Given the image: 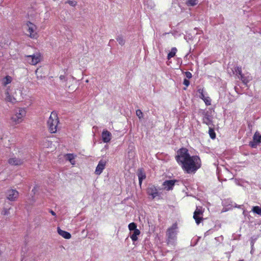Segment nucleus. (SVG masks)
I'll return each mask as SVG.
<instances>
[{"mask_svg": "<svg viewBox=\"0 0 261 261\" xmlns=\"http://www.w3.org/2000/svg\"><path fill=\"white\" fill-rule=\"evenodd\" d=\"M252 211L259 215L261 216V206H255L252 207Z\"/></svg>", "mask_w": 261, "mask_h": 261, "instance_id": "22", "label": "nucleus"}, {"mask_svg": "<svg viewBox=\"0 0 261 261\" xmlns=\"http://www.w3.org/2000/svg\"><path fill=\"white\" fill-rule=\"evenodd\" d=\"M18 196V192L14 189H9L6 192L7 199L11 201H16Z\"/></svg>", "mask_w": 261, "mask_h": 261, "instance_id": "9", "label": "nucleus"}, {"mask_svg": "<svg viewBox=\"0 0 261 261\" xmlns=\"http://www.w3.org/2000/svg\"><path fill=\"white\" fill-rule=\"evenodd\" d=\"M58 232L60 236L66 239H69L71 237V234L69 232L62 230L60 228H58Z\"/></svg>", "mask_w": 261, "mask_h": 261, "instance_id": "16", "label": "nucleus"}, {"mask_svg": "<svg viewBox=\"0 0 261 261\" xmlns=\"http://www.w3.org/2000/svg\"><path fill=\"white\" fill-rule=\"evenodd\" d=\"M106 163L107 161L103 160H101L98 162L95 171V173L96 175H100L102 173L103 170L105 168Z\"/></svg>", "mask_w": 261, "mask_h": 261, "instance_id": "12", "label": "nucleus"}, {"mask_svg": "<svg viewBox=\"0 0 261 261\" xmlns=\"http://www.w3.org/2000/svg\"><path fill=\"white\" fill-rule=\"evenodd\" d=\"M147 193L152 196V199L158 195L157 189L154 186H151L147 189Z\"/></svg>", "mask_w": 261, "mask_h": 261, "instance_id": "15", "label": "nucleus"}, {"mask_svg": "<svg viewBox=\"0 0 261 261\" xmlns=\"http://www.w3.org/2000/svg\"><path fill=\"white\" fill-rule=\"evenodd\" d=\"M38 71V69H37L36 70V73H37Z\"/></svg>", "mask_w": 261, "mask_h": 261, "instance_id": "39", "label": "nucleus"}, {"mask_svg": "<svg viewBox=\"0 0 261 261\" xmlns=\"http://www.w3.org/2000/svg\"><path fill=\"white\" fill-rule=\"evenodd\" d=\"M35 190V188H34V189L32 190V191H34Z\"/></svg>", "mask_w": 261, "mask_h": 261, "instance_id": "40", "label": "nucleus"}, {"mask_svg": "<svg viewBox=\"0 0 261 261\" xmlns=\"http://www.w3.org/2000/svg\"><path fill=\"white\" fill-rule=\"evenodd\" d=\"M177 162L188 173L195 172L201 166V161L198 156H190L188 150L182 148L177 152Z\"/></svg>", "mask_w": 261, "mask_h": 261, "instance_id": "1", "label": "nucleus"}, {"mask_svg": "<svg viewBox=\"0 0 261 261\" xmlns=\"http://www.w3.org/2000/svg\"><path fill=\"white\" fill-rule=\"evenodd\" d=\"M12 81V77L9 75H7L2 80V85L6 86L8 84H10Z\"/></svg>", "mask_w": 261, "mask_h": 261, "instance_id": "18", "label": "nucleus"}, {"mask_svg": "<svg viewBox=\"0 0 261 261\" xmlns=\"http://www.w3.org/2000/svg\"><path fill=\"white\" fill-rule=\"evenodd\" d=\"M203 100H204V101L205 102V103L206 105H211V99H210V97H205Z\"/></svg>", "mask_w": 261, "mask_h": 261, "instance_id": "30", "label": "nucleus"}, {"mask_svg": "<svg viewBox=\"0 0 261 261\" xmlns=\"http://www.w3.org/2000/svg\"><path fill=\"white\" fill-rule=\"evenodd\" d=\"M208 134L210 135V137L212 139H214L216 138V134L214 132V130L213 129V128L210 127L209 130H208Z\"/></svg>", "mask_w": 261, "mask_h": 261, "instance_id": "26", "label": "nucleus"}, {"mask_svg": "<svg viewBox=\"0 0 261 261\" xmlns=\"http://www.w3.org/2000/svg\"><path fill=\"white\" fill-rule=\"evenodd\" d=\"M177 51V49L175 47H173L170 52L168 54V59H170V58L173 57Z\"/></svg>", "mask_w": 261, "mask_h": 261, "instance_id": "20", "label": "nucleus"}, {"mask_svg": "<svg viewBox=\"0 0 261 261\" xmlns=\"http://www.w3.org/2000/svg\"><path fill=\"white\" fill-rule=\"evenodd\" d=\"M198 92L200 94L201 93H203V89H199L198 90Z\"/></svg>", "mask_w": 261, "mask_h": 261, "instance_id": "36", "label": "nucleus"}, {"mask_svg": "<svg viewBox=\"0 0 261 261\" xmlns=\"http://www.w3.org/2000/svg\"><path fill=\"white\" fill-rule=\"evenodd\" d=\"M242 211H243V214H245V210H244L243 208H242Z\"/></svg>", "mask_w": 261, "mask_h": 261, "instance_id": "38", "label": "nucleus"}, {"mask_svg": "<svg viewBox=\"0 0 261 261\" xmlns=\"http://www.w3.org/2000/svg\"><path fill=\"white\" fill-rule=\"evenodd\" d=\"M185 75L188 79H191L192 77V74L189 71L185 72Z\"/></svg>", "mask_w": 261, "mask_h": 261, "instance_id": "33", "label": "nucleus"}, {"mask_svg": "<svg viewBox=\"0 0 261 261\" xmlns=\"http://www.w3.org/2000/svg\"><path fill=\"white\" fill-rule=\"evenodd\" d=\"M2 214L4 215H8L10 214L9 209L4 208L2 211Z\"/></svg>", "mask_w": 261, "mask_h": 261, "instance_id": "31", "label": "nucleus"}, {"mask_svg": "<svg viewBox=\"0 0 261 261\" xmlns=\"http://www.w3.org/2000/svg\"><path fill=\"white\" fill-rule=\"evenodd\" d=\"M259 144H261V135L256 132L253 135V141L250 142L249 144L252 148H255Z\"/></svg>", "mask_w": 261, "mask_h": 261, "instance_id": "10", "label": "nucleus"}, {"mask_svg": "<svg viewBox=\"0 0 261 261\" xmlns=\"http://www.w3.org/2000/svg\"><path fill=\"white\" fill-rule=\"evenodd\" d=\"M66 156L67 160H68L69 161H70V162L71 163V164L74 165L75 163H74V161H73L74 157L73 154H67L66 155Z\"/></svg>", "mask_w": 261, "mask_h": 261, "instance_id": "25", "label": "nucleus"}, {"mask_svg": "<svg viewBox=\"0 0 261 261\" xmlns=\"http://www.w3.org/2000/svg\"><path fill=\"white\" fill-rule=\"evenodd\" d=\"M27 25L28 28V31L29 33V37L31 38L36 39L38 37V34L36 31L37 27L32 22L28 21L27 23Z\"/></svg>", "mask_w": 261, "mask_h": 261, "instance_id": "6", "label": "nucleus"}, {"mask_svg": "<svg viewBox=\"0 0 261 261\" xmlns=\"http://www.w3.org/2000/svg\"><path fill=\"white\" fill-rule=\"evenodd\" d=\"M198 4V0H188L186 5L188 6H194Z\"/></svg>", "mask_w": 261, "mask_h": 261, "instance_id": "24", "label": "nucleus"}, {"mask_svg": "<svg viewBox=\"0 0 261 261\" xmlns=\"http://www.w3.org/2000/svg\"><path fill=\"white\" fill-rule=\"evenodd\" d=\"M128 228L130 231H134L137 229V225L135 223H131L128 225Z\"/></svg>", "mask_w": 261, "mask_h": 261, "instance_id": "28", "label": "nucleus"}, {"mask_svg": "<svg viewBox=\"0 0 261 261\" xmlns=\"http://www.w3.org/2000/svg\"><path fill=\"white\" fill-rule=\"evenodd\" d=\"M26 115L25 109L18 108L15 109L14 114L11 117V120L15 124H19L22 122Z\"/></svg>", "mask_w": 261, "mask_h": 261, "instance_id": "4", "label": "nucleus"}, {"mask_svg": "<svg viewBox=\"0 0 261 261\" xmlns=\"http://www.w3.org/2000/svg\"><path fill=\"white\" fill-rule=\"evenodd\" d=\"M204 211L201 207H197L194 213L193 218L195 219L197 224H199L203 220L202 215Z\"/></svg>", "mask_w": 261, "mask_h": 261, "instance_id": "8", "label": "nucleus"}, {"mask_svg": "<svg viewBox=\"0 0 261 261\" xmlns=\"http://www.w3.org/2000/svg\"><path fill=\"white\" fill-rule=\"evenodd\" d=\"M8 163L9 164L13 166H20L24 163L23 159H20L18 157H12L9 159Z\"/></svg>", "mask_w": 261, "mask_h": 261, "instance_id": "11", "label": "nucleus"}, {"mask_svg": "<svg viewBox=\"0 0 261 261\" xmlns=\"http://www.w3.org/2000/svg\"><path fill=\"white\" fill-rule=\"evenodd\" d=\"M49 212L53 216H56V213L52 210H50Z\"/></svg>", "mask_w": 261, "mask_h": 261, "instance_id": "37", "label": "nucleus"}, {"mask_svg": "<svg viewBox=\"0 0 261 261\" xmlns=\"http://www.w3.org/2000/svg\"><path fill=\"white\" fill-rule=\"evenodd\" d=\"M59 123V120L57 114L55 112H52L47 121V126L51 133H55L57 131Z\"/></svg>", "mask_w": 261, "mask_h": 261, "instance_id": "2", "label": "nucleus"}, {"mask_svg": "<svg viewBox=\"0 0 261 261\" xmlns=\"http://www.w3.org/2000/svg\"><path fill=\"white\" fill-rule=\"evenodd\" d=\"M26 61L31 65H36L41 61V56L39 54L25 56Z\"/></svg>", "mask_w": 261, "mask_h": 261, "instance_id": "7", "label": "nucleus"}, {"mask_svg": "<svg viewBox=\"0 0 261 261\" xmlns=\"http://www.w3.org/2000/svg\"><path fill=\"white\" fill-rule=\"evenodd\" d=\"M102 141L105 143H108L111 139V134L107 130H103L102 133Z\"/></svg>", "mask_w": 261, "mask_h": 261, "instance_id": "13", "label": "nucleus"}, {"mask_svg": "<svg viewBox=\"0 0 261 261\" xmlns=\"http://www.w3.org/2000/svg\"><path fill=\"white\" fill-rule=\"evenodd\" d=\"M203 122L207 125H210L212 122L211 116L206 114H205L203 118Z\"/></svg>", "mask_w": 261, "mask_h": 261, "instance_id": "19", "label": "nucleus"}, {"mask_svg": "<svg viewBox=\"0 0 261 261\" xmlns=\"http://www.w3.org/2000/svg\"><path fill=\"white\" fill-rule=\"evenodd\" d=\"M136 115L140 119L143 117V113L140 110H137L136 111Z\"/></svg>", "mask_w": 261, "mask_h": 261, "instance_id": "29", "label": "nucleus"}, {"mask_svg": "<svg viewBox=\"0 0 261 261\" xmlns=\"http://www.w3.org/2000/svg\"><path fill=\"white\" fill-rule=\"evenodd\" d=\"M175 180H166L163 183L164 188L167 190H172L173 187L175 185Z\"/></svg>", "mask_w": 261, "mask_h": 261, "instance_id": "14", "label": "nucleus"}, {"mask_svg": "<svg viewBox=\"0 0 261 261\" xmlns=\"http://www.w3.org/2000/svg\"><path fill=\"white\" fill-rule=\"evenodd\" d=\"M138 177L139 180V183L140 184H141L142 180L143 179H145L146 177L145 174L141 170H140V172L138 173Z\"/></svg>", "mask_w": 261, "mask_h": 261, "instance_id": "23", "label": "nucleus"}, {"mask_svg": "<svg viewBox=\"0 0 261 261\" xmlns=\"http://www.w3.org/2000/svg\"><path fill=\"white\" fill-rule=\"evenodd\" d=\"M236 71L237 73V75H238V77L240 78L241 79V80L242 81V82L244 83L245 80L244 79V77L242 74V71H241V68L238 67L237 69H236Z\"/></svg>", "mask_w": 261, "mask_h": 261, "instance_id": "21", "label": "nucleus"}, {"mask_svg": "<svg viewBox=\"0 0 261 261\" xmlns=\"http://www.w3.org/2000/svg\"><path fill=\"white\" fill-rule=\"evenodd\" d=\"M67 3L72 6H74L76 4V2L73 1H68Z\"/></svg>", "mask_w": 261, "mask_h": 261, "instance_id": "32", "label": "nucleus"}, {"mask_svg": "<svg viewBox=\"0 0 261 261\" xmlns=\"http://www.w3.org/2000/svg\"><path fill=\"white\" fill-rule=\"evenodd\" d=\"M9 88H7L5 91V100L12 103H16L17 100H21L22 98L21 96V91L19 89H16L15 91V95H11L9 93Z\"/></svg>", "mask_w": 261, "mask_h": 261, "instance_id": "3", "label": "nucleus"}, {"mask_svg": "<svg viewBox=\"0 0 261 261\" xmlns=\"http://www.w3.org/2000/svg\"><path fill=\"white\" fill-rule=\"evenodd\" d=\"M116 40L121 45H123L125 43V40L122 36H118L116 38Z\"/></svg>", "mask_w": 261, "mask_h": 261, "instance_id": "27", "label": "nucleus"}, {"mask_svg": "<svg viewBox=\"0 0 261 261\" xmlns=\"http://www.w3.org/2000/svg\"><path fill=\"white\" fill-rule=\"evenodd\" d=\"M140 234V231L139 229L134 230L130 235V238L133 241H136L138 240L137 236Z\"/></svg>", "mask_w": 261, "mask_h": 261, "instance_id": "17", "label": "nucleus"}, {"mask_svg": "<svg viewBox=\"0 0 261 261\" xmlns=\"http://www.w3.org/2000/svg\"><path fill=\"white\" fill-rule=\"evenodd\" d=\"M177 226L176 223L173 224L167 229V236L168 237V243L171 242L176 238V230Z\"/></svg>", "mask_w": 261, "mask_h": 261, "instance_id": "5", "label": "nucleus"}, {"mask_svg": "<svg viewBox=\"0 0 261 261\" xmlns=\"http://www.w3.org/2000/svg\"><path fill=\"white\" fill-rule=\"evenodd\" d=\"M184 84L186 85V86H188L190 84V82L189 80L187 79H185L184 81Z\"/></svg>", "mask_w": 261, "mask_h": 261, "instance_id": "34", "label": "nucleus"}, {"mask_svg": "<svg viewBox=\"0 0 261 261\" xmlns=\"http://www.w3.org/2000/svg\"><path fill=\"white\" fill-rule=\"evenodd\" d=\"M199 97L201 98L202 99H203L205 97L204 96V95L203 93H201L199 95Z\"/></svg>", "mask_w": 261, "mask_h": 261, "instance_id": "35", "label": "nucleus"}]
</instances>
